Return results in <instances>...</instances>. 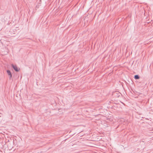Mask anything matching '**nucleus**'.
<instances>
[{"label": "nucleus", "instance_id": "nucleus-2", "mask_svg": "<svg viewBox=\"0 0 153 153\" xmlns=\"http://www.w3.org/2000/svg\"><path fill=\"white\" fill-rule=\"evenodd\" d=\"M7 72L8 75L9 76L10 79L12 77V75L10 71L9 70H7Z\"/></svg>", "mask_w": 153, "mask_h": 153}, {"label": "nucleus", "instance_id": "nucleus-1", "mask_svg": "<svg viewBox=\"0 0 153 153\" xmlns=\"http://www.w3.org/2000/svg\"><path fill=\"white\" fill-rule=\"evenodd\" d=\"M12 66L15 71L18 72L20 71V68H18L16 65H14L13 64H12Z\"/></svg>", "mask_w": 153, "mask_h": 153}, {"label": "nucleus", "instance_id": "nucleus-3", "mask_svg": "<svg viewBox=\"0 0 153 153\" xmlns=\"http://www.w3.org/2000/svg\"><path fill=\"white\" fill-rule=\"evenodd\" d=\"M134 78L135 79H138L140 78L139 76L138 75H135L134 76Z\"/></svg>", "mask_w": 153, "mask_h": 153}]
</instances>
